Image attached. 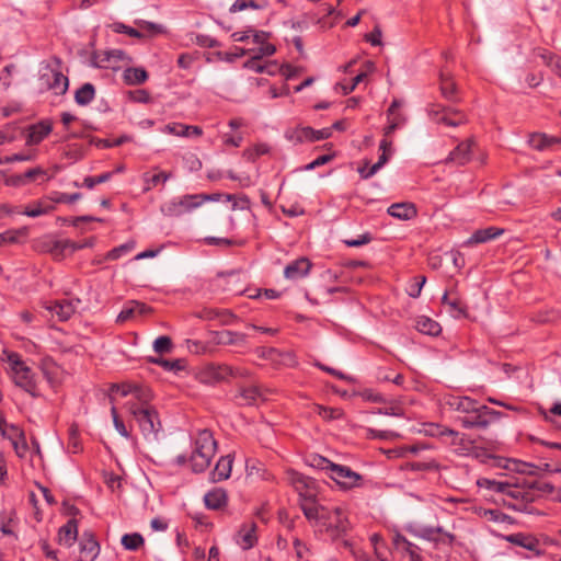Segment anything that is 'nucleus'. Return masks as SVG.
Segmentation results:
<instances>
[{
	"label": "nucleus",
	"mask_w": 561,
	"mask_h": 561,
	"mask_svg": "<svg viewBox=\"0 0 561 561\" xmlns=\"http://www.w3.org/2000/svg\"><path fill=\"white\" fill-rule=\"evenodd\" d=\"M121 542L127 550H137L144 543V538L137 533L126 534L122 537Z\"/></svg>",
	"instance_id": "50"
},
{
	"label": "nucleus",
	"mask_w": 561,
	"mask_h": 561,
	"mask_svg": "<svg viewBox=\"0 0 561 561\" xmlns=\"http://www.w3.org/2000/svg\"><path fill=\"white\" fill-rule=\"evenodd\" d=\"M201 201L202 197L198 194H185L165 202L160 210L167 217H181L201 207Z\"/></svg>",
	"instance_id": "6"
},
{
	"label": "nucleus",
	"mask_w": 561,
	"mask_h": 561,
	"mask_svg": "<svg viewBox=\"0 0 561 561\" xmlns=\"http://www.w3.org/2000/svg\"><path fill=\"white\" fill-rule=\"evenodd\" d=\"M163 134H170L178 137H199L203 135V130L198 126L185 125L182 123H170L164 125L161 129Z\"/></svg>",
	"instance_id": "21"
},
{
	"label": "nucleus",
	"mask_w": 561,
	"mask_h": 561,
	"mask_svg": "<svg viewBox=\"0 0 561 561\" xmlns=\"http://www.w3.org/2000/svg\"><path fill=\"white\" fill-rule=\"evenodd\" d=\"M502 538L515 546L523 547L529 551H535L538 549L539 541L531 535H526L523 533H516L511 535L502 536Z\"/></svg>",
	"instance_id": "29"
},
{
	"label": "nucleus",
	"mask_w": 561,
	"mask_h": 561,
	"mask_svg": "<svg viewBox=\"0 0 561 561\" xmlns=\"http://www.w3.org/2000/svg\"><path fill=\"white\" fill-rule=\"evenodd\" d=\"M503 467L512 472L526 476H534L537 473L538 470V468L535 465L516 459H507L506 463Z\"/></svg>",
	"instance_id": "36"
},
{
	"label": "nucleus",
	"mask_w": 561,
	"mask_h": 561,
	"mask_svg": "<svg viewBox=\"0 0 561 561\" xmlns=\"http://www.w3.org/2000/svg\"><path fill=\"white\" fill-rule=\"evenodd\" d=\"M37 157L36 150H31L26 153H13L11 156H5L0 158V165L13 163V162H23V161H33Z\"/></svg>",
	"instance_id": "48"
},
{
	"label": "nucleus",
	"mask_w": 561,
	"mask_h": 561,
	"mask_svg": "<svg viewBox=\"0 0 561 561\" xmlns=\"http://www.w3.org/2000/svg\"><path fill=\"white\" fill-rule=\"evenodd\" d=\"M127 397L131 396V402L136 403H148L152 399V392L148 387L123 382L114 383L110 388V399L113 402L114 396Z\"/></svg>",
	"instance_id": "8"
},
{
	"label": "nucleus",
	"mask_w": 561,
	"mask_h": 561,
	"mask_svg": "<svg viewBox=\"0 0 561 561\" xmlns=\"http://www.w3.org/2000/svg\"><path fill=\"white\" fill-rule=\"evenodd\" d=\"M231 375V367L215 363L205 364L197 371V378L203 383H216L226 380Z\"/></svg>",
	"instance_id": "10"
},
{
	"label": "nucleus",
	"mask_w": 561,
	"mask_h": 561,
	"mask_svg": "<svg viewBox=\"0 0 561 561\" xmlns=\"http://www.w3.org/2000/svg\"><path fill=\"white\" fill-rule=\"evenodd\" d=\"M311 268V263L306 257H300L289 263L285 270L284 275L287 279H299L308 275Z\"/></svg>",
	"instance_id": "24"
},
{
	"label": "nucleus",
	"mask_w": 561,
	"mask_h": 561,
	"mask_svg": "<svg viewBox=\"0 0 561 561\" xmlns=\"http://www.w3.org/2000/svg\"><path fill=\"white\" fill-rule=\"evenodd\" d=\"M415 328L421 333L433 335V336L437 335L440 332L439 323L426 316H421L416 319Z\"/></svg>",
	"instance_id": "38"
},
{
	"label": "nucleus",
	"mask_w": 561,
	"mask_h": 561,
	"mask_svg": "<svg viewBox=\"0 0 561 561\" xmlns=\"http://www.w3.org/2000/svg\"><path fill=\"white\" fill-rule=\"evenodd\" d=\"M7 363L9 365V375L14 385L33 398L41 397L36 375L26 362L22 359V356L15 352H10L7 354Z\"/></svg>",
	"instance_id": "3"
},
{
	"label": "nucleus",
	"mask_w": 561,
	"mask_h": 561,
	"mask_svg": "<svg viewBox=\"0 0 561 561\" xmlns=\"http://www.w3.org/2000/svg\"><path fill=\"white\" fill-rule=\"evenodd\" d=\"M440 92L446 100L455 101L456 84L451 78L440 76Z\"/></svg>",
	"instance_id": "45"
},
{
	"label": "nucleus",
	"mask_w": 561,
	"mask_h": 561,
	"mask_svg": "<svg viewBox=\"0 0 561 561\" xmlns=\"http://www.w3.org/2000/svg\"><path fill=\"white\" fill-rule=\"evenodd\" d=\"M402 106V101L393 100L387 111L388 123H394L397 128L401 127L405 123V117L402 113L398 112V108Z\"/></svg>",
	"instance_id": "42"
},
{
	"label": "nucleus",
	"mask_w": 561,
	"mask_h": 561,
	"mask_svg": "<svg viewBox=\"0 0 561 561\" xmlns=\"http://www.w3.org/2000/svg\"><path fill=\"white\" fill-rule=\"evenodd\" d=\"M79 300L72 301L68 299H61L53 302L47 307L53 316H56L60 321L68 320L76 311Z\"/></svg>",
	"instance_id": "22"
},
{
	"label": "nucleus",
	"mask_w": 561,
	"mask_h": 561,
	"mask_svg": "<svg viewBox=\"0 0 561 561\" xmlns=\"http://www.w3.org/2000/svg\"><path fill=\"white\" fill-rule=\"evenodd\" d=\"M22 236L23 232L16 230H9L3 233H0V245L16 243Z\"/></svg>",
	"instance_id": "63"
},
{
	"label": "nucleus",
	"mask_w": 561,
	"mask_h": 561,
	"mask_svg": "<svg viewBox=\"0 0 561 561\" xmlns=\"http://www.w3.org/2000/svg\"><path fill=\"white\" fill-rule=\"evenodd\" d=\"M137 24L140 30L149 32L151 34H160V33H164V31H165L163 25L157 24L153 22H149V21H145V20L138 21Z\"/></svg>",
	"instance_id": "62"
},
{
	"label": "nucleus",
	"mask_w": 561,
	"mask_h": 561,
	"mask_svg": "<svg viewBox=\"0 0 561 561\" xmlns=\"http://www.w3.org/2000/svg\"><path fill=\"white\" fill-rule=\"evenodd\" d=\"M483 517L490 522L501 523V524L511 522V516L501 512L500 510H485L483 512Z\"/></svg>",
	"instance_id": "54"
},
{
	"label": "nucleus",
	"mask_w": 561,
	"mask_h": 561,
	"mask_svg": "<svg viewBox=\"0 0 561 561\" xmlns=\"http://www.w3.org/2000/svg\"><path fill=\"white\" fill-rule=\"evenodd\" d=\"M329 478L341 489L351 490L360 485L363 477L347 466L334 463Z\"/></svg>",
	"instance_id": "9"
},
{
	"label": "nucleus",
	"mask_w": 561,
	"mask_h": 561,
	"mask_svg": "<svg viewBox=\"0 0 561 561\" xmlns=\"http://www.w3.org/2000/svg\"><path fill=\"white\" fill-rule=\"evenodd\" d=\"M308 465L312 468L324 471L329 476L334 462L323 456L311 455L308 458Z\"/></svg>",
	"instance_id": "43"
},
{
	"label": "nucleus",
	"mask_w": 561,
	"mask_h": 561,
	"mask_svg": "<svg viewBox=\"0 0 561 561\" xmlns=\"http://www.w3.org/2000/svg\"><path fill=\"white\" fill-rule=\"evenodd\" d=\"M434 435H437L445 442H448L455 447V450L461 455H466L470 451V447L468 445L471 442L465 435H461L451 428L437 426Z\"/></svg>",
	"instance_id": "12"
},
{
	"label": "nucleus",
	"mask_w": 561,
	"mask_h": 561,
	"mask_svg": "<svg viewBox=\"0 0 561 561\" xmlns=\"http://www.w3.org/2000/svg\"><path fill=\"white\" fill-rule=\"evenodd\" d=\"M256 528L257 526L254 522H247L240 526L236 535V542L240 546L241 549L249 550L256 545Z\"/></svg>",
	"instance_id": "16"
},
{
	"label": "nucleus",
	"mask_w": 561,
	"mask_h": 561,
	"mask_svg": "<svg viewBox=\"0 0 561 561\" xmlns=\"http://www.w3.org/2000/svg\"><path fill=\"white\" fill-rule=\"evenodd\" d=\"M245 334L233 331H221L217 333V342L224 345L241 344L245 342Z\"/></svg>",
	"instance_id": "40"
},
{
	"label": "nucleus",
	"mask_w": 561,
	"mask_h": 561,
	"mask_svg": "<svg viewBox=\"0 0 561 561\" xmlns=\"http://www.w3.org/2000/svg\"><path fill=\"white\" fill-rule=\"evenodd\" d=\"M408 530L417 538H422L428 541H436L437 534H444L449 541L451 542L455 539V536L450 533L444 531L442 527H433V526H423V525H410Z\"/></svg>",
	"instance_id": "19"
},
{
	"label": "nucleus",
	"mask_w": 561,
	"mask_h": 561,
	"mask_svg": "<svg viewBox=\"0 0 561 561\" xmlns=\"http://www.w3.org/2000/svg\"><path fill=\"white\" fill-rule=\"evenodd\" d=\"M371 240H373L371 233L365 232L355 239H345V240H343V243L350 248H358V247L369 243Z\"/></svg>",
	"instance_id": "60"
},
{
	"label": "nucleus",
	"mask_w": 561,
	"mask_h": 561,
	"mask_svg": "<svg viewBox=\"0 0 561 561\" xmlns=\"http://www.w3.org/2000/svg\"><path fill=\"white\" fill-rule=\"evenodd\" d=\"M124 58L125 53L121 49L96 51L92 56V64L98 68L114 69Z\"/></svg>",
	"instance_id": "14"
},
{
	"label": "nucleus",
	"mask_w": 561,
	"mask_h": 561,
	"mask_svg": "<svg viewBox=\"0 0 561 561\" xmlns=\"http://www.w3.org/2000/svg\"><path fill=\"white\" fill-rule=\"evenodd\" d=\"M477 485L481 489H485L495 493L506 494L514 499H518L522 494V491L513 488L511 483L489 478H479L477 480Z\"/></svg>",
	"instance_id": "15"
},
{
	"label": "nucleus",
	"mask_w": 561,
	"mask_h": 561,
	"mask_svg": "<svg viewBox=\"0 0 561 561\" xmlns=\"http://www.w3.org/2000/svg\"><path fill=\"white\" fill-rule=\"evenodd\" d=\"M95 98V88L92 83H84L75 93V101L80 106L90 104Z\"/></svg>",
	"instance_id": "39"
},
{
	"label": "nucleus",
	"mask_w": 561,
	"mask_h": 561,
	"mask_svg": "<svg viewBox=\"0 0 561 561\" xmlns=\"http://www.w3.org/2000/svg\"><path fill=\"white\" fill-rule=\"evenodd\" d=\"M172 348V341L169 336L161 335L153 342V350L156 353L163 354L169 353Z\"/></svg>",
	"instance_id": "58"
},
{
	"label": "nucleus",
	"mask_w": 561,
	"mask_h": 561,
	"mask_svg": "<svg viewBox=\"0 0 561 561\" xmlns=\"http://www.w3.org/2000/svg\"><path fill=\"white\" fill-rule=\"evenodd\" d=\"M449 405L454 410L468 415L470 412L477 411L476 409L480 403L469 397H455L449 401Z\"/></svg>",
	"instance_id": "35"
},
{
	"label": "nucleus",
	"mask_w": 561,
	"mask_h": 561,
	"mask_svg": "<svg viewBox=\"0 0 561 561\" xmlns=\"http://www.w3.org/2000/svg\"><path fill=\"white\" fill-rule=\"evenodd\" d=\"M425 282H426V278L424 276L415 277L414 282L410 285V288L408 291L409 296L412 298L419 297Z\"/></svg>",
	"instance_id": "64"
},
{
	"label": "nucleus",
	"mask_w": 561,
	"mask_h": 561,
	"mask_svg": "<svg viewBox=\"0 0 561 561\" xmlns=\"http://www.w3.org/2000/svg\"><path fill=\"white\" fill-rule=\"evenodd\" d=\"M191 439L193 446L190 456L191 468L194 472H204L217 453V442L213 432L207 428L197 430Z\"/></svg>",
	"instance_id": "2"
},
{
	"label": "nucleus",
	"mask_w": 561,
	"mask_h": 561,
	"mask_svg": "<svg viewBox=\"0 0 561 561\" xmlns=\"http://www.w3.org/2000/svg\"><path fill=\"white\" fill-rule=\"evenodd\" d=\"M14 512L10 511H3L0 513V531L3 535H13V529L10 527V524L13 522Z\"/></svg>",
	"instance_id": "56"
},
{
	"label": "nucleus",
	"mask_w": 561,
	"mask_h": 561,
	"mask_svg": "<svg viewBox=\"0 0 561 561\" xmlns=\"http://www.w3.org/2000/svg\"><path fill=\"white\" fill-rule=\"evenodd\" d=\"M448 311L449 313L456 318H465L467 317L466 306L459 298H453V301L448 302Z\"/></svg>",
	"instance_id": "53"
},
{
	"label": "nucleus",
	"mask_w": 561,
	"mask_h": 561,
	"mask_svg": "<svg viewBox=\"0 0 561 561\" xmlns=\"http://www.w3.org/2000/svg\"><path fill=\"white\" fill-rule=\"evenodd\" d=\"M112 178V172H105L98 176H87L83 180V186L92 190L96 184L105 183Z\"/></svg>",
	"instance_id": "59"
},
{
	"label": "nucleus",
	"mask_w": 561,
	"mask_h": 561,
	"mask_svg": "<svg viewBox=\"0 0 561 561\" xmlns=\"http://www.w3.org/2000/svg\"><path fill=\"white\" fill-rule=\"evenodd\" d=\"M148 310L149 308L145 304L130 301L118 313L116 322L123 323L125 321L133 319L136 314L146 313Z\"/></svg>",
	"instance_id": "33"
},
{
	"label": "nucleus",
	"mask_w": 561,
	"mask_h": 561,
	"mask_svg": "<svg viewBox=\"0 0 561 561\" xmlns=\"http://www.w3.org/2000/svg\"><path fill=\"white\" fill-rule=\"evenodd\" d=\"M148 78V73L144 68H127L124 71V80L127 84H141Z\"/></svg>",
	"instance_id": "41"
},
{
	"label": "nucleus",
	"mask_w": 561,
	"mask_h": 561,
	"mask_svg": "<svg viewBox=\"0 0 561 561\" xmlns=\"http://www.w3.org/2000/svg\"><path fill=\"white\" fill-rule=\"evenodd\" d=\"M50 208L51 206L49 204L37 202L36 204L27 207L4 204L0 207V211L7 215H25L35 218L48 213Z\"/></svg>",
	"instance_id": "13"
},
{
	"label": "nucleus",
	"mask_w": 561,
	"mask_h": 561,
	"mask_svg": "<svg viewBox=\"0 0 561 561\" xmlns=\"http://www.w3.org/2000/svg\"><path fill=\"white\" fill-rule=\"evenodd\" d=\"M151 362L169 371H178L184 368L183 362L181 359L168 360L163 358H154L151 359Z\"/></svg>",
	"instance_id": "57"
},
{
	"label": "nucleus",
	"mask_w": 561,
	"mask_h": 561,
	"mask_svg": "<svg viewBox=\"0 0 561 561\" xmlns=\"http://www.w3.org/2000/svg\"><path fill=\"white\" fill-rule=\"evenodd\" d=\"M560 142V138L541 133H535L528 139L529 146L536 150H546Z\"/></svg>",
	"instance_id": "32"
},
{
	"label": "nucleus",
	"mask_w": 561,
	"mask_h": 561,
	"mask_svg": "<svg viewBox=\"0 0 561 561\" xmlns=\"http://www.w3.org/2000/svg\"><path fill=\"white\" fill-rule=\"evenodd\" d=\"M241 397L244 399L247 404H253L257 399H264V393L259 386H251L244 388L241 392Z\"/></svg>",
	"instance_id": "49"
},
{
	"label": "nucleus",
	"mask_w": 561,
	"mask_h": 561,
	"mask_svg": "<svg viewBox=\"0 0 561 561\" xmlns=\"http://www.w3.org/2000/svg\"><path fill=\"white\" fill-rule=\"evenodd\" d=\"M136 245V242L130 240L127 241L116 248H113L111 251L106 254V260L115 261L122 257L123 255L129 253Z\"/></svg>",
	"instance_id": "47"
},
{
	"label": "nucleus",
	"mask_w": 561,
	"mask_h": 561,
	"mask_svg": "<svg viewBox=\"0 0 561 561\" xmlns=\"http://www.w3.org/2000/svg\"><path fill=\"white\" fill-rule=\"evenodd\" d=\"M504 232L503 229L496 228V227H488L484 229L476 230L469 239H467L463 243L466 247L484 243L488 241H491L493 239H496L497 237L502 236Z\"/></svg>",
	"instance_id": "23"
},
{
	"label": "nucleus",
	"mask_w": 561,
	"mask_h": 561,
	"mask_svg": "<svg viewBox=\"0 0 561 561\" xmlns=\"http://www.w3.org/2000/svg\"><path fill=\"white\" fill-rule=\"evenodd\" d=\"M477 411L470 412L468 415L459 417L460 424L466 428H486L491 422L501 417V412L492 410L486 405L480 404Z\"/></svg>",
	"instance_id": "7"
},
{
	"label": "nucleus",
	"mask_w": 561,
	"mask_h": 561,
	"mask_svg": "<svg viewBox=\"0 0 561 561\" xmlns=\"http://www.w3.org/2000/svg\"><path fill=\"white\" fill-rule=\"evenodd\" d=\"M285 480L290 484L300 497V507L305 513V507H317L318 483L314 479L306 477L293 469L285 472Z\"/></svg>",
	"instance_id": "5"
},
{
	"label": "nucleus",
	"mask_w": 561,
	"mask_h": 561,
	"mask_svg": "<svg viewBox=\"0 0 561 561\" xmlns=\"http://www.w3.org/2000/svg\"><path fill=\"white\" fill-rule=\"evenodd\" d=\"M51 130L53 124L48 119L31 125L27 129L26 145L35 146L41 144Z\"/></svg>",
	"instance_id": "17"
},
{
	"label": "nucleus",
	"mask_w": 561,
	"mask_h": 561,
	"mask_svg": "<svg viewBox=\"0 0 561 561\" xmlns=\"http://www.w3.org/2000/svg\"><path fill=\"white\" fill-rule=\"evenodd\" d=\"M172 176L169 172H157L154 174H151L150 172H145L142 174V181L145 183L144 192H148L151 188L158 186L160 183H165L168 180H170Z\"/></svg>",
	"instance_id": "37"
},
{
	"label": "nucleus",
	"mask_w": 561,
	"mask_h": 561,
	"mask_svg": "<svg viewBox=\"0 0 561 561\" xmlns=\"http://www.w3.org/2000/svg\"><path fill=\"white\" fill-rule=\"evenodd\" d=\"M1 436L11 442L14 450H18L19 443H22L23 448H25L24 433L18 425L7 424L2 431Z\"/></svg>",
	"instance_id": "34"
},
{
	"label": "nucleus",
	"mask_w": 561,
	"mask_h": 561,
	"mask_svg": "<svg viewBox=\"0 0 561 561\" xmlns=\"http://www.w3.org/2000/svg\"><path fill=\"white\" fill-rule=\"evenodd\" d=\"M126 408L137 422L142 435L148 439H156L161 430V423L156 409L149 402L136 403L131 401L126 403Z\"/></svg>",
	"instance_id": "4"
},
{
	"label": "nucleus",
	"mask_w": 561,
	"mask_h": 561,
	"mask_svg": "<svg viewBox=\"0 0 561 561\" xmlns=\"http://www.w3.org/2000/svg\"><path fill=\"white\" fill-rule=\"evenodd\" d=\"M390 156L391 154H389V153L381 152L378 161L369 167V170L367 173H365V170L360 171V176L363 179H369V178L374 176L387 163Z\"/></svg>",
	"instance_id": "52"
},
{
	"label": "nucleus",
	"mask_w": 561,
	"mask_h": 561,
	"mask_svg": "<svg viewBox=\"0 0 561 561\" xmlns=\"http://www.w3.org/2000/svg\"><path fill=\"white\" fill-rule=\"evenodd\" d=\"M262 5L257 4L254 0H236L231 7L229 8V11L231 13L244 11L247 9H254L259 10Z\"/></svg>",
	"instance_id": "55"
},
{
	"label": "nucleus",
	"mask_w": 561,
	"mask_h": 561,
	"mask_svg": "<svg viewBox=\"0 0 561 561\" xmlns=\"http://www.w3.org/2000/svg\"><path fill=\"white\" fill-rule=\"evenodd\" d=\"M428 113L436 123L444 124L446 126L456 127L466 123V115L462 112L450 107L432 105Z\"/></svg>",
	"instance_id": "11"
},
{
	"label": "nucleus",
	"mask_w": 561,
	"mask_h": 561,
	"mask_svg": "<svg viewBox=\"0 0 561 561\" xmlns=\"http://www.w3.org/2000/svg\"><path fill=\"white\" fill-rule=\"evenodd\" d=\"M305 516L310 522H316L317 525L324 528L330 533L333 538L340 537L347 533L350 529V522L342 507H327L318 505L317 507H305Z\"/></svg>",
	"instance_id": "1"
},
{
	"label": "nucleus",
	"mask_w": 561,
	"mask_h": 561,
	"mask_svg": "<svg viewBox=\"0 0 561 561\" xmlns=\"http://www.w3.org/2000/svg\"><path fill=\"white\" fill-rule=\"evenodd\" d=\"M46 174L47 173L43 168L36 167L27 170L21 175H18L16 180L19 183L26 184L28 182L35 181L37 178H45Z\"/></svg>",
	"instance_id": "51"
},
{
	"label": "nucleus",
	"mask_w": 561,
	"mask_h": 561,
	"mask_svg": "<svg viewBox=\"0 0 561 561\" xmlns=\"http://www.w3.org/2000/svg\"><path fill=\"white\" fill-rule=\"evenodd\" d=\"M78 537V522L75 518L69 519L59 528L58 541L65 547H71Z\"/></svg>",
	"instance_id": "26"
},
{
	"label": "nucleus",
	"mask_w": 561,
	"mask_h": 561,
	"mask_svg": "<svg viewBox=\"0 0 561 561\" xmlns=\"http://www.w3.org/2000/svg\"><path fill=\"white\" fill-rule=\"evenodd\" d=\"M111 414L114 423L115 430L125 438H129V432L127 431L124 422L119 419L117 410L115 405H112Z\"/></svg>",
	"instance_id": "61"
},
{
	"label": "nucleus",
	"mask_w": 561,
	"mask_h": 561,
	"mask_svg": "<svg viewBox=\"0 0 561 561\" xmlns=\"http://www.w3.org/2000/svg\"><path fill=\"white\" fill-rule=\"evenodd\" d=\"M472 141L460 142L448 156L447 162H454L463 165L470 161Z\"/></svg>",
	"instance_id": "30"
},
{
	"label": "nucleus",
	"mask_w": 561,
	"mask_h": 561,
	"mask_svg": "<svg viewBox=\"0 0 561 561\" xmlns=\"http://www.w3.org/2000/svg\"><path fill=\"white\" fill-rule=\"evenodd\" d=\"M46 79V83L49 90H53L55 94H65L69 87L68 78L59 70L50 69L48 72L42 76Z\"/></svg>",
	"instance_id": "18"
},
{
	"label": "nucleus",
	"mask_w": 561,
	"mask_h": 561,
	"mask_svg": "<svg viewBox=\"0 0 561 561\" xmlns=\"http://www.w3.org/2000/svg\"><path fill=\"white\" fill-rule=\"evenodd\" d=\"M388 215L399 220H411L417 215V210L412 203H396L388 207Z\"/></svg>",
	"instance_id": "25"
},
{
	"label": "nucleus",
	"mask_w": 561,
	"mask_h": 561,
	"mask_svg": "<svg viewBox=\"0 0 561 561\" xmlns=\"http://www.w3.org/2000/svg\"><path fill=\"white\" fill-rule=\"evenodd\" d=\"M299 141H319L331 137V128L313 129L311 127H301L296 130Z\"/></svg>",
	"instance_id": "28"
},
{
	"label": "nucleus",
	"mask_w": 561,
	"mask_h": 561,
	"mask_svg": "<svg viewBox=\"0 0 561 561\" xmlns=\"http://www.w3.org/2000/svg\"><path fill=\"white\" fill-rule=\"evenodd\" d=\"M233 465V457L226 455L219 458L214 470L211 471V480L219 482L230 477Z\"/></svg>",
	"instance_id": "27"
},
{
	"label": "nucleus",
	"mask_w": 561,
	"mask_h": 561,
	"mask_svg": "<svg viewBox=\"0 0 561 561\" xmlns=\"http://www.w3.org/2000/svg\"><path fill=\"white\" fill-rule=\"evenodd\" d=\"M42 371L46 380L51 385L55 386L58 382L57 379V373L58 367L56 364L50 359H45L42 363Z\"/></svg>",
	"instance_id": "44"
},
{
	"label": "nucleus",
	"mask_w": 561,
	"mask_h": 561,
	"mask_svg": "<svg viewBox=\"0 0 561 561\" xmlns=\"http://www.w3.org/2000/svg\"><path fill=\"white\" fill-rule=\"evenodd\" d=\"M100 553V545L91 533H83L80 541L81 561H94Z\"/></svg>",
	"instance_id": "20"
},
{
	"label": "nucleus",
	"mask_w": 561,
	"mask_h": 561,
	"mask_svg": "<svg viewBox=\"0 0 561 561\" xmlns=\"http://www.w3.org/2000/svg\"><path fill=\"white\" fill-rule=\"evenodd\" d=\"M314 412L325 421L337 420L343 415L342 410L337 408L323 407L320 404L314 405Z\"/></svg>",
	"instance_id": "46"
},
{
	"label": "nucleus",
	"mask_w": 561,
	"mask_h": 561,
	"mask_svg": "<svg viewBox=\"0 0 561 561\" xmlns=\"http://www.w3.org/2000/svg\"><path fill=\"white\" fill-rule=\"evenodd\" d=\"M205 505L210 510H219L227 504V493L221 488H214L204 496Z\"/></svg>",
	"instance_id": "31"
}]
</instances>
